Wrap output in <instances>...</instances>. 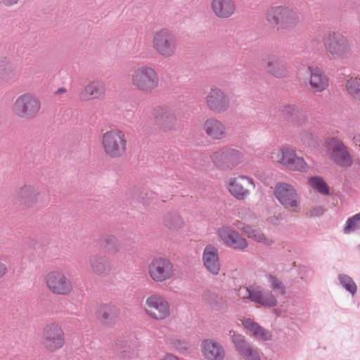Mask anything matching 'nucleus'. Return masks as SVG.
<instances>
[{
  "mask_svg": "<svg viewBox=\"0 0 360 360\" xmlns=\"http://www.w3.org/2000/svg\"><path fill=\"white\" fill-rule=\"evenodd\" d=\"M202 262L205 269L213 275H218L221 269L218 249L213 245L205 246L202 252Z\"/></svg>",
  "mask_w": 360,
  "mask_h": 360,
  "instance_id": "nucleus-21",
  "label": "nucleus"
},
{
  "mask_svg": "<svg viewBox=\"0 0 360 360\" xmlns=\"http://www.w3.org/2000/svg\"><path fill=\"white\" fill-rule=\"evenodd\" d=\"M67 92V90L64 87H60L59 88L56 92H55V94L56 95H62V94H64Z\"/></svg>",
  "mask_w": 360,
  "mask_h": 360,
  "instance_id": "nucleus-48",
  "label": "nucleus"
},
{
  "mask_svg": "<svg viewBox=\"0 0 360 360\" xmlns=\"http://www.w3.org/2000/svg\"><path fill=\"white\" fill-rule=\"evenodd\" d=\"M307 184L309 186L317 191L321 195H328L330 193V188L323 180V179L319 176H314L309 177L307 180Z\"/></svg>",
  "mask_w": 360,
  "mask_h": 360,
  "instance_id": "nucleus-31",
  "label": "nucleus"
},
{
  "mask_svg": "<svg viewBox=\"0 0 360 360\" xmlns=\"http://www.w3.org/2000/svg\"><path fill=\"white\" fill-rule=\"evenodd\" d=\"M256 339L266 341L269 340L272 338L271 333L269 330L264 329L261 326H259V328H257V331L252 335Z\"/></svg>",
  "mask_w": 360,
  "mask_h": 360,
  "instance_id": "nucleus-41",
  "label": "nucleus"
},
{
  "mask_svg": "<svg viewBox=\"0 0 360 360\" xmlns=\"http://www.w3.org/2000/svg\"><path fill=\"white\" fill-rule=\"evenodd\" d=\"M307 70L310 74L309 85L312 91L321 92L326 89L328 79L320 68L308 67Z\"/></svg>",
  "mask_w": 360,
  "mask_h": 360,
  "instance_id": "nucleus-24",
  "label": "nucleus"
},
{
  "mask_svg": "<svg viewBox=\"0 0 360 360\" xmlns=\"http://www.w3.org/2000/svg\"><path fill=\"white\" fill-rule=\"evenodd\" d=\"M339 166L349 167L352 162V160L347 150L346 147L339 143Z\"/></svg>",
  "mask_w": 360,
  "mask_h": 360,
  "instance_id": "nucleus-36",
  "label": "nucleus"
},
{
  "mask_svg": "<svg viewBox=\"0 0 360 360\" xmlns=\"http://www.w3.org/2000/svg\"><path fill=\"white\" fill-rule=\"evenodd\" d=\"M105 241L106 244L112 245L114 246H116V245L117 243V240L112 236L105 237Z\"/></svg>",
  "mask_w": 360,
  "mask_h": 360,
  "instance_id": "nucleus-46",
  "label": "nucleus"
},
{
  "mask_svg": "<svg viewBox=\"0 0 360 360\" xmlns=\"http://www.w3.org/2000/svg\"><path fill=\"white\" fill-rule=\"evenodd\" d=\"M152 47L159 56L169 58L176 54L177 41L169 30L162 28L153 33Z\"/></svg>",
  "mask_w": 360,
  "mask_h": 360,
  "instance_id": "nucleus-6",
  "label": "nucleus"
},
{
  "mask_svg": "<svg viewBox=\"0 0 360 360\" xmlns=\"http://www.w3.org/2000/svg\"><path fill=\"white\" fill-rule=\"evenodd\" d=\"M268 281H269L271 288L274 291H275L282 295L285 294V287L280 280H278L275 276L270 275L268 276Z\"/></svg>",
  "mask_w": 360,
  "mask_h": 360,
  "instance_id": "nucleus-39",
  "label": "nucleus"
},
{
  "mask_svg": "<svg viewBox=\"0 0 360 360\" xmlns=\"http://www.w3.org/2000/svg\"><path fill=\"white\" fill-rule=\"evenodd\" d=\"M148 273L152 281L162 283L174 278V265L169 259L155 257L148 264Z\"/></svg>",
  "mask_w": 360,
  "mask_h": 360,
  "instance_id": "nucleus-10",
  "label": "nucleus"
},
{
  "mask_svg": "<svg viewBox=\"0 0 360 360\" xmlns=\"http://www.w3.org/2000/svg\"><path fill=\"white\" fill-rule=\"evenodd\" d=\"M353 141L356 146L360 147V134H356L353 137Z\"/></svg>",
  "mask_w": 360,
  "mask_h": 360,
  "instance_id": "nucleus-47",
  "label": "nucleus"
},
{
  "mask_svg": "<svg viewBox=\"0 0 360 360\" xmlns=\"http://www.w3.org/2000/svg\"><path fill=\"white\" fill-rule=\"evenodd\" d=\"M105 85L99 80H91L86 82L78 93L82 101H101L105 97Z\"/></svg>",
  "mask_w": 360,
  "mask_h": 360,
  "instance_id": "nucleus-16",
  "label": "nucleus"
},
{
  "mask_svg": "<svg viewBox=\"0 0 360 360\" xmlns=\"http://www.w3.org/2000/svg\"><path fill=\"white\" fill-rule=\"evenodd\" d=\"M229 335L231 336L232 342L236 350L245 360H260V355L258 350L254 349L246 341L244 336L236 333L233 330H230Z\"/></svg>",
  "mask_w": 360,
  "mask_h": 360,
  "instance_id": "nucleus-19",
  "label": "nucleus"
},
{
  "mask_svg": "<svg viewBox=\"0 0 360 360\" xmlns=\"http://www.w3.org/2000/svg\"><path fill=\"white\" fill-rule=\"evenodd\" d=\"M92 272L97 275L106 274L110 271V266L104 257L92 256L89 258Z\"/></svg>",
  "mask_w": 360,
  "mask_h": 360,
  "instance_id": "nucleus-30",
  "label": "nucleus"
},
{
  "mask_svg": "<svg viewBox=\"0 0 360 360\" xmlns=\"http://www.w3.org/2000/svg\"><path fill=\"white\" fill-rule=\"evenodd\" d=\"M183 224V219L178 214L169 213L164 217V224L169 229H179Z\"/></svg>",
  "mask_w": 360,
  "mask_h": 360,
  "instance_id": "nucleus-33",
  "label": "nucleus"
},
{
  "mask_svg": "<svg viewBox=\"0 0 360 360\" xmlns=\"http://www.w3.org/2000/svg\"><path fill=\"white\" fill-rule=\"evenodd\" d=\"M160 360H181L179 357L173 354L172 353H165Z\"/></svg>",
  "mask_w": 360,
  "mask_h": 360,
  "instance_id": "nucleus-45",
  "label": "nucleus"
},
{
  "mask_svg": "<svg viewBox=\"0 0 360 360\" xmlns=\"http://www.w3.org/2000/svg\"><path fill=\"white\" fill-rule=\"evenodd\" d=\"M165 342L168 349L179 353H185L190 348L188 342L178 336L168 335L165 338Z\"/></svg>",
  "mask_w": 360,
  "mask_h": 360,
  "instance_id": "nucleus-28",
  "label": "nucleus"
},
{
  "mask_svg": "<svg viewBox=\"0 0 360 360\" xmlns=\"http://www.w3.org/2000/svg\"><path fill=\"white\" fill-rule=\"evenodd\" d=\"M48 290L53 295L68 296L73 291L72 281L60 270H52L44 276Z\"/></svg>",
  "mask_w": 360,
  "mask_h": 360,
  "instance_id": "nucleus-8",
  "label": "nucleus"
},
{
  "mask_svg": "<svg viewBox=\"0 0 360 360\" xmlns=\"http://www.w3.org/2000/svg\"><path fill=\"white\" fill-rule=\"evenodd\" d=\"M268 24L277 30H290L296 27L300 23L298 13L285 6H272L265 13Z\"/></svg>",
  "mask_w": 360,
  "mask_h": 360,
  "instance_id": "nucleus-2",
  "label": "nucleus"
},
{
  "mask_svg": "<svg viewBox=\"0 0 360 360\" xmlns=\"http://www.w3.org/2000/svg\"><path fill=\"white\" fill-rule=\"evenodd\" d=\"M41 102L36 95L26 92L18 96L11 106L14 116L20 119H33L40 112Z\"/></svg>",
  "mask_w": 360,
  "mask_h": 360,
  "instance_id": "nucleus-4",
  "label": "nucleus"
},
{
  "mask_svg": "<svg viewBox=\"0 0 360 360\" xmlns=\"http://www.w3.org/2000/svg\"><path fill=\"white\" fill-rule=\"evenodd\" d=\"M339 280L342 285L352 295L356 293L357 290L356 285L350 277L343 275L339 278Z\"/></svg>",
  "mask_w": 360,
  "mask_h": 360,
  "instance_id": "nucleus-40",
  "label": "nucleus"
},
{
  "mask_svg": "<svg viewBox=\"0 0 360 360\" xmlns=\"http://www.w3.org/2000/svg\"><path fill=\"white\" fill-rule=\"evenodd\" d=\"M234 225L249 238L252 239L257 243L266 246H270L274 243V240L271 236L264 234L259 229L254 228L250 225H243L239 221H237Z\"/></svg>",
  "mask_w": 360,
  "mask_h": 360,
  "instance_id": "nucleus-22",
  "label": "nucleus"
},
{
  "mask_svg": "<svg viewBox=\"0 0 360 360\" xmlns=\"http://www.w3.org/2000/svg\"><path fill=\"white\" fill-rule=\"evenodd\" d=\"M217 234L229 248L243 250L248 246L247 240L238 232L229 226H222L217 230Z\"/></svg>",
  "mask_w": 360,
  "mask_h": 360,
  "instance_id": "nucleus-17",
  "label": "nucleus"
},
{
  "mask_svg": "<svg viewBox=\"0 0 360 360\" xmlns=\"http://www.w3.org/2000/svg\"><path fill=\"white\" fill-rule=\"evenodd\" d=\"M253 288L250 290L247 287H240L238 290V296L240 299H248L252 302Z\"/></svg>",
  "mask_w": 360,
  "mask_h": 360,
  "instance_id": "nucleus-42",
  "label": "nucleus"
},
{
  "mask_svg": "<svg viewBox=\"0 0 360 360\" xmlns=\"http://www.w3.org/2000/svg\"><path fill=\"white\" fill-rule=\"evenodd\" d=\"M131 85L139 91L150 93L155 90L160 83L155 70L147 65L135 68L130 76Z\"/></svg>",
  "mask_w": 360,
  "mask_h": 360,
  "instance_id": "nucleus-5",
  "label": "nucleus"
},
{
  "mask_svg": "<svg viewBox=\"0 0 360 360\" xmlns=\"http://www.w3.org/2000/svg\"><path fill=\"white\" fill-rule=\"evenodd\" d=\"M349 49V44L346 38L344 37H339V53L345 54Z\"/></svg>",
  "mask_w": 360,
  "mask_h": 360,
  "instance_id": "nucleus-44",
  "label": "nucleus"
},
{
  "mask_svg": "<svg viewBox=\"0 0 360 360\" xmlns=\"http://www.w3.org/2000/svg\"><path fill=\"white\" fill-rule=\"evenodd\" d=\"M42 343L49 350L53 352L65 344V334L60 326L56 323L46 325L42 332Z\"/></svg>",
  "mask_w": 360,
  "mask_h": 360,
  "instance_id": "nucleus-14",
  "label": "nucleus"
},
{
  "mask_svg": "<svg viewBox=\"0 0 360 360\" xmlns=\"http://www.w3.org/2000/svg\"><path fill=\"white\" fill-rule=\"evenodd\" d=\"M155 117L156 122L160 124H163L165 120H173L172 114L169 113L165 108H158L155 109Z\"/></svg>",
  "mask_w": 360,
  "mask_h": 360,
  "instance_id": "nucleus-38",
  "label": "nucleus"
},
{
  "mask_svg": "<svg viewBox=\"0 0 360 360\" xmlns=\"http://www.w3.org/2000/svg\"><path fill=\"white\" fill-rule=\"evenodd\" d=\"M101 146L105 155L110 159H120L127 150V138L119 129H110L101 136Z\"/></svg>",
  "mask_w": 360,
  "mask_h": 360,
  "instance_id": "nucleus-1",
  "label": "nucleus"
},
{
  "mask_svg": "<svg viewBox=\"0 0 360 360\" xmlns=\"http://www.w3.org/2000/svg\"><path fill=\"white\" fill-rule=\"evenodd\" d=\"M270 158L272 162L290 171L306 173L309 169V165L304 158L297 155L295 149L290 146H283L274 150Z\"/></svg>",
  "mask_w": 360,
  "mask_h": 360,
  "instance_id": "nucleus-3",
  "label": "nucleus"
},
{
  "mask_svg": "<svg viewBox=\"0 0 360 360\" xmlns=\"http://www.w3.org/2000/svg\"><path fill=\"white\" fill-rule=\"evenodd\" d=\"M200 350L204 360H224L226 352L223 345L213 340L205 339L200 342Z\"/></svg>",
  "mask_w": 360,
  "mask_h": 360,
  "instance_id": "nucleus-18",
  "label": "nucleus"
},
{
  "mask_svg": "<svg viewBox=\"0 0 360 360\" xmlns=\"http://www.w3.org/2000/svg\"><path fill=\"white\" fill-rule=\"evenodd\" d=\"M275 196L285 209L298 212L300 210V198L295 188L287 183H280L275 188Z\"/></svg>",
  "mask_w": 360,
  "mask_h": 360,
  "instance_id": "nucleus-12",
  "label": "nucleus"
},
{
  "mask_svg": "<svg viewBox=\"0 0 360 360\" xmlns=\"http://www.w3.org/2000/svg\"><path fill=\"white\" fill-rule=\"evenodd\" d=\"M226 188L231 196L238 200H245L250 197L255 188V184L251 177L239 174L230 177L226 183Z\"/></svg>",
  "mask_w": 360,
  "mask_h": 360,
  "instance_id": "nucleus-9",
  "label": "nucleus"
},
{
  "mask_svg": "<svg viewBox=\"0 0 360 360\" xmlns=\"http://www.w3.org/2000/svg\"><path fill=\"white\" fill-rule=\"evenodd\" d=\"M18 0H3V2L8 6H11L18 2Z\"/></svg>",
  "mask_w": 360,
  "mask_h": 360,
  "instance_id": "nucleus-49",
  "label": "nucleus"
},
{
  "mask_svg": "<svg viewBox=\"0 0 360 360\" xmlns=\"http://www.w3.org/2000/svg\"><path fill=\"white\" fill-rule=\"evenodd\" d=\"M210 7L213 14L221 19L229 18L236 11L234 0H212Z\"/></svg>",
  "mask_w": 360,
  "mask_h": 360,
  "instance_id": "nucleus-23",
  "label": "nucleus"
},
{
  "mask_svg": "<svg viewBox=\"0 0 360 360\" xmlns=\"http://www.w3.org/2000/svg\"><path fill=\"white\" fill-rule=\"evenodd\" d=\"M15 76L13 66L7 62H0V79L10 81Z\"/></svg>",
  "mask_w": 360,
  "mask_h": 360,
  "instance_id": "nucleus-35",
  "label": "nucleus"
},
{
  "mask_svg": "<svg viewBox=\"0 0 360 360\" xmlns=\"http://www.w3.org/2000/svg\"><path fill=\"white\" fill-rule=\"evenodd\" d=\"M323 42L328 53L333 56L338 54V35L335 29L329 30L324 34Z\"/></svg>",
  "mask_w": 360,
  "mask_h": 360,
  "instance_id": "nucleus-29",
  "label": "nucleus"
},
{
  "mask_svg": "<svg viewBox=\"0 0 360 360\" xmlns=\"http://www.w3.org/2000/svg\"><path fill=\"white\" fill-rule=\"evenodd\" d=\"M345 87L350 96L360 101V78L351 77L347 79Z\"/></svg>",
  "mask_w": 360,
  "mask_h": 360,
  "instance_id": "nucleus-32",
  "label": "nucleus"
},
{
  "mask_svg": "<svg viewBox=\"0 0 360 360\" xmlns=\"http://www.w3.org/2000/svg\"><path fill=\"white\" fill-rule=\"evenodd\" d=\"M252 302L268 307H273L277 304L275 296L271 292L264 291L260 286L253 288Z\"/></svg>",
  "mask_w": 360,
  "mask_h": 360,
  "instance_id": "nucleus-26",
  "label": "nucleus"
},
{
  "mask_svg": "<svg viewBox=\"0 0 360 360\" xmlns=\"http://www.w3.org/2000/svg\"><path fill=\"white\" fill-rule=\"evenodd\" d=\"M202 129L207 136L213 140L221 141L228 136L227 127L225 124L215 117L207 119L203 122Z\"/></svg>",
  "mask_w": 360,
  "mask_h": 360,
  "instance_id": "nucleus-20",
  "label": "nucleus"
},
{
  "mask_svg": "<svg viewBox=\"0 0 360 360\" xmlns=\"http://www.w3.org/2000/svg\"><path fill=\"white\" fill-rule=\"evenodd\" d=\"M286 109L291 108L290 106L285 108Z\"/></svg>",
  "mask_w": 360,
  "mask_h": 360,
  "instance_id": "nucleus-50",
  "label": "nucleus"
},
{
  "mask_svg": "<svg viewBox=\"0 0 360 360\" xmlns=\"http://www.w3.org/2000/svg\"><path fill=\"white\" fill-rule=\"evenodd\" d=\"M143 309L151 319L161 321L169 319L172 309L168 301L159 294H152L146 298Z\"/></svg>",
  "mask_w": 360,
  "mask_h": 360,
  "instance_id": "nucleus-7",
  "label": "nucleus"
},
{
  "mask_svg": "<svg viewBox=\"0 0 360 360\" xmlns=\"http://www.w3.org/2000/svg\"><path fill=\"white\" fill-rule=\"evenodd\" d=\"M14 195L23 209L31 208L37 206L41 200V194L38 189L30 184H23L18 187Z\"/></svg>",
  "mask_w": 360,
  "mask_h": 360,
  "instance_id": "nucleus-15",
  "label": "nucleus"
},
{
  "mask_svg": "<svg viewBox=\"0 0 360 360\" xmlns=\"http://www.w3.org/2000/svg\"><path fill=\"white\" fill-rule=\"evenodd\" d=\"M266 70L276 77H282L286 75L288 69L285 62L278 56H269L266 60Z\"/></svg>",
  "mask_w": 360,
  "mask_h": 360,
  "instance_id": "nucleus-25",
  "label": "nucleus"
},
{
  "mask_svg": "<svg viewBox=\"0 0 360 360\" xmlns=\"http://www.w3.org/2000/svg\"><path fill=\"white\" fill-rule=\"evenodd\" d=\"M360 227V214H356L348 219L344 228L345 233H349Z\"/></svg>",
  "mask_w": 360,
  "mask_h": 360,
  "instance_id": "nucleus-37",
  "label": "nucleus"
},
{
  "mask_svg": "<svg viewBox=\"0 0 360 360\" xmlns=\"http://www.w3.org/2000/svg\"><path fill=\"white\" fill-rule=\"evenodd\" d=\"M210 158L214 165L221 169H233L243 160L240 151L228 147L214 151Z\"/></svg>",
  "mask_w": 360,
  "mask_h": 360,
  "instance_id": "nucleus-11",
  "label": "nucleus"
},
{
  "mask_svg": "<svg viewBox=\"0 0 360 360\" xmlns=\"http://www.w3.org/2000/svg\"><path fill=\"white\" fill-rule=\"evenodd\" d=\"M98 316L104 324L112 323L119 315V309L111 304H103L98 307Z\"/></svg>",
  "mask_w": 360,
  "mask_h": 360,
  "instance_id": "nucleus-27",
  "label": "nucleus"
},
{
  "mask_svg": "<svg viewBox=\"0 0 360 360\" xmlns=\"http://www.w3.org/2000/svg\"><path fill=\"white\" fill-rule=\"evenodd\" d=\"M243 326L248 330L252 335L259 328V324L251 319H245L243 321Z\"/></svg>",
  "mask_w": 360,
  "mask_h": 360,
  "instance_id": "nucleus-43",
  "label": "nucleus"
},
{
  "mask_svg": "<svg viewBox=\"0 0 360 360\" xmlns=\"http://www.w3.org/2000/svg\"><path fill=\"white\" fill-rule=\"evenodd\" d=\"M324 151L330 159L336 162L338 158V141L335 138H328L326 140Z\"/></svg>",
  "mask_w": 360,
  "mask_h": 360,
  "instance_id": "nucleus-34",
  "label": "nucleus"
},
{
  "mask_svg": "<svg viewBox=\"0 0 360 360\" xmlns=\"http://www.w3.org/2000/svg\"><path fill=\"white\" fill-rule=\"evenodd\" d=\"M206 107L212 112L221 114L229 110L230 99L228 95L219 87H212L205 95Z\"/></svg>",
  "mask_w": 360,
  "mask_h": 360,
  "instance_id": "nucleus-13",
  "label": "nucleus"
}]
</instances>
